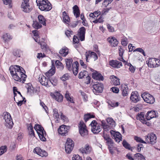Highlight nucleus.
Listing matches in <instances>:
<instances>
[{"label":"nucleus","mask_w":160,"mask_h":160,"mask_svg":"<svg viewBox=\"0 0 160 160\" xmlns=\"http://www.w3.org/2000/svg\"><path fill=\"white\" fill-rule=\"evenodd\" d=\"M72 60V59H67L66 60V65L67 69L69 71L72 70L73 74L76 75L78 73L79 64L77 61H75L72 64L71 67Z\"/></svg>","instance_id":"3"},{"label":"nucleus","mask_w":160,"mask_h":160,"mask_svg":"<svg viewBox=\"0 0 160 160\" xmlns=\"http://www.w3.org/2000/svg\"><path fill=\"white\" fill-rule=\"evenodd\" d=\"M110 65L114 68H119L122 66V63L117 60H112L109 62Z\"/></svg>","instance_id":"16"},{"label":"nucleus","mask_w":160,"mask_h":160,"mask_svg":"<svg viewBox=\"0 0 160 160\" xmlns=\"http://www.w3.org/2000/svg\"><path fill=\"white\" fill-rule=\"evenodd\" d=\"M79 132L81 136L83 137H86L88 135V131L86 128V126L83 121L80 122L78 125Z\"/></svg>","instance_id":"5"},{"label":"nucleus","mask_w":160,"mask_h":160,"mask_svg":"<svg viewBox=\"0 0 160 160\" xmlns=\"http://www.w3.org/2000/svg\"><path fill=\"white\" fill-rule=\"evenodd\" d=\"M134 139L137 142H138L143 143H146V142L145 141L142 140L141 138L138 136H134Z\"/></svg>","instance_id":"44"},{"label":"nucleus","mask_w":160,"mask_h":160,"mask_svg":"<svg viewBox=\"0 0 160 160\" xmlns=\"http://www.w3.org/2000/svg\"><path fill=\"white\" fill-rule=\"evenodd\" d=\"M150 142L152 144H154L156 142V135L153 133H150Z\"/></svg>","instance_id":"33"},{"label":"nucleus","mask_w":160,"mask_h":160,"mask_svg":"<svg viewBox=\"0 0 160 160\" xmlns=\"http://www.w3.org/2000/svg\"><path fill=\"white\" fill-rule=\"evenodd\" d=\"M4 119L5 121L7 120L8 118H10V117H11V115L8 112H6L4 113Z\"/></svg>","instance_id":"54"},{"label":"nucleus","mask_w":160,"mask_h":160,"mask_svg":"<svg viewBox=\"0 0 160 160\" xmlns=\"http://www.w3.org/2000/svg\"><path fill=\"white\" fill-rule=\"evenodd\" d=\"M91 52H92V51H89L88 52H87L85 54L86 60L87 62H89L88 61V59H89L90 58H92L91 56L90 55H91Z\"/></svg>","instance_id":"45"},{"label":"nucleus","mask_w":160,"mask_h":160,"mask_svg":"<svg viewBox=\"0 0 160 160\" xmlns=\"http://www.w3.org/2000/svg\"><path fill=\"white\" fill-rule=\"evenodd\" d=\"M38 18L40 24H42L43 25L46 26L45 19L44 17L40 15L38 16Z\"/></svg>","instance_id":"36"},{"label":"nucleus","mask_w":160,"mask_h":160,"mask_svg":"<svg viewBox=\"0 0 160 160\" xmlns=\"http://www.w3.org/2000/svg\"><path fill=\"white\" fill-rule=\"evenodd\" d=\"M85 33L86 29L84 27H82L78 29L77 35L81 41L84 40Z\"/></svg>","instance_id":"12"},{"label":"nucleus","mask_w":160,"mask_h":160,"mask_svg":"<svg viewBox=\"0 0 160 160\" xmlns=\"http://www.w3.org/2000/svg\"><path fill=\"white\" fill-rule=\"evenodd\" d=\"M68 53V50L67 48H62L59 51V53L63 57L66 56Z\"/></svg>","instance_id":"29"},{"label":"nucleus","mask_w":160,"mask_h":160,"mask_svg":"<svg viewBox=\"0 0 160 160\" xmlns=\"http://www.w3.org/2000/svg\"><path fill=\"white\" fill-rule=\"evenodd\" d=\"M122 94L123 96H127L128 94V88L127 85H123L121 86Z\"/></svg>","instance_id":"27"},{"label":"nucleus","mask_w":160,"mask_h":160,"mask_svg":"<svg viewBox=\"0 0 160 160\" xmlns=\"http://www.w3.org/2000/svg\"><path fill=\"white\" fill-rule=\"evenodd\" d=\"M130 99L132 102L136 103L140 101V97L137 91H134L132 92Z\"/></svg>","instance_id":"10"},{"label":"nucleus","mask_w":160,"mask_h":160,"mask_svg":"<svg viewBox=\"0 0 160 160\" xmlns=\"http://www.w3.org/2000/svg\"><path fill=\"white\" fill-rule=\"evenodd\" d=\"M5 122L6 123V125L7 127H8V128H12L13 125V123L11 116V117H10V118H8L5 121Z\"/></svg>","instance_id":"32"},{"label":"nucleus","mask_w":160,"mask_h":160,"mask_svg":"<svg viewBox=\"0 0 160 160\" xmlns=\"http://www.w3.org/2000/svg\"><path fill=\"white\" fill-rule=\"evenodd\" d=\"M29 131V134L30 136V138H33L35 137V133L32 124H30L28 128Z\"/></svg>","instance_id":"24"},{"label":"nucleus","mask_w":160,"mask_h":160,"mask_svg":"<svg viewBox=\"0 0 160 160\" xmlns=\"http://www.w3.org/2000/svg\"><path fill=\"white\" fill-rule=\"evenodd\" d=\"M68 127L65 125H62L58 129V133L61 135L64 136L68 132Z\"/></svg>","instance_id":"15"},{"label":"nucleus","mask_w":160,"mask_h":160,"mask_svg":"<svg viewBox=\"0 0 160 160\" xmlns=\"http://www.w3.org/2000/svg\"><path fill=\"white\" fill-rule=\"evenodd\" d=\"M65 97L68 101H69L71 102H74L73 100L70 97L68 94L66 93L65 95Z\"/></svg>","instance_id":"51"},{"label":"nucleus","mask_w":160,"mask_h":160,"mask_svg":"<svg viewBox=\"0 0 160 160\" xmlns=\"http://www.w3.org/2000/svg\"><path fill=\"white\" fill-rule=\"evenodd\" d=\"M119 51V54L120 56L122 57L124 52V50L122 47H119L118 48Z\"/></svg>","instance_id":"58"},{"label":"nucleus","mask_w":160,"mask_h":160,"mask_svg":"<svg viewBox=\"0 0 160 160\" xmlns=\"http://www.w3.org/2000/svg\"><path fill=\"white\" fill-rule=\"evenodd\" d=\"M40 82L42 85L47 86L49 84V80L47 79L46 77L43 75H42L41 77H40L38 78Z\"/></svg>","instance_id":"18"},{"label":"nucleus","mask_w":160,"mask_h":160,"mask_svg":"<svg viewBox=\"0 0 160 160\" xmlns=\"http://www.w3.org/2000/svg\"><path fill=\"white\" fill-rule=\"evenodd\" d=\"M80 92L81 93V94L82 96L83 100L84 101L86 102L87 100V97L86 95V94L84 92H82L81 91H80Z\"/></svg>","instance_id":"56"},{"label":"nucleus","mask_w":160,"mask_h":160,"mask_svg":"<svg viewBox=\"0 0 160 160\" xmlns=\"http://www.w3.org/2000/svg\"><path fill=\"white\" fill-rule=\"evenodd\" d=\"M69 75L68 73H66L61 78V79L63 81H65L69 79Z\"/></svg>","instance_id":"47"},{"label":"nucleus","mask_w":160,"mask_h":160,"mask_svg":"<svg viewBox=\"0 0 160 160\" xmlns=\"http://www.w3.org/2000/svg\"><path fill=\"white\" fill-rule=\"evenodd\" d=\"M92 77L93 79L97 80L103 81V76L100 73L96 71L92 73Z\"/></svg>","instance_id":"19"},{"label":"nucleus","mask_w":160,"mask_h":160,"mask_svg":"<svg viewBox=\"0 0 160 160\" xmlns=\"http://www.w3.org/2000/svg\"><path fill=\"white\" fill-rule=\"evenodd\" d=\"M74 144L73 141L70 138H67L65 145V150L67 153H70L73 149Z\"/></svg>","instance_id":"8"},{"label":"nucleus","mask_w":160,"mask_h":160,"mask_svg":"<svg viewBox=\"0 0 160 160\" xmlns=\"http://www.w3.org/2000/svg\"><path fill=\"white\" fill-rule=\"evenodd\" d=\"M79 40L78 38V37L76 36H74L73 39V42L74 43H79Z\"/></svg>","instance_id":"57"},{"label":"nucleus","mask_w":160,"mask_h":160,"mask_svg":"<svg viewBox=\"0 0 160 160\" xmlns=\"http://www.w3.org/2000/svg\"><path fill=\"white\" fill-rule=\"evenodd\" d=\"M144 114L143 112H141L139 113L137 116V119L138 120H139L142 122V121H144L146 119L144 118Z\"/></svg>","instance_id":"34"},{"label":"nucleus","mask_w":160,"mask_h":160,"mask_svg":"<svg viewBox=\"0 0 160 160\" xmlns=\"http://www.w3.org/2000/svg\"><path fill=\"white\" fill-rule=\"evenodd\" d=\"M53 63H52V67L46 73L45 75L47 77H50L52 76L55 73V68L53 66Z\"/></svg>","instance_id":"26"},{"label":"nucleus","mask_w":160,"mask_h":160,"mask_svg":"<svg viewBox=\"0 0 160 160\" xmlns=\"http://www.w3.org/2000/svg\"><path fill=\"white\" fill-rule=\"evenodd\" d=\"M135 157L138 160H145L144 157L141 154L138 153L135 154Z\"/></svg>","instance_id":"41"},{"label":"nucleus","mask_w":160,"mask_h":160,"mask_svg":"<svg viewBox=\"0 0 160 160\" xmlns=\"http://www.w3.org/2000/svg\"><path fill=\"white\" fill-rule=\"evenodd\" d=\"M32 25L33 28L37 29H38L42 27L41 24L36 21H33Z\"/></svg>","instance_id":"40"},{"label":"nucleus","mask_w":160,"mask_h":160,"mask_svg":"<svg viewBox=\"0 0 160 160\" xmlns=\"http://www.w3.org/2000/svg\"><path fill=\"white\" fill-rule=\"evenodd\" d=\"M157 64L156 58H149L148 63V66L149 67L151 68H156L157 66H156V65Z\"/></svg>","instance_id":"21"},{"label":"nucleus","mask_w":160,"mask_h":160,"mask_svg":"<svg viewBox=\"0 0 160 160\" xmlns=\"http://www.w3.org/2000/svg\"><path fill=\"white\" fill-rule=\"evenodd\" d=\"M53 112L54 113L53 116L56 118H59V115L58 113V110L56 108H54L53 109Z\"/></svg>","instance_id":"48"},{"label":"nucleus","mask_w":160,"mask_h":160,"mask_svg":"<svg viewBox=\"0 0 160 160\" xmlns=\"http://www.w3.org/2000/svg\"><path fill=\"white\" fill-rule=\"evenodd\" d=\"M92 150V148L89 144H86L84 148L82 149V152L87 154H89L90 153Z\"/></svg>","instance_id":"23"},{"label":"nucleus","mask_w":160,"mask_h":160,"mask_svg":"<svg viewBox=\"0 0 160 160\" xmlns=\"http://www.w3.org/2000/svg\"><path fill=\"white\" fill-rule=\"evenodd\" d=\"M39 9L42 11H48L52 8V6L48 0H36Z\"/></svg>","instance_id":"2"},{"label":"nucleus","mask_w":160,"mask_h":160,"mask_svg":"<svg viewBox=\"0 0 160 160\" xmlns=\"http://www.w3.org/2000/svg\"><path fill=\"white\" fill-rule=\"evenodd\" d=\"M108 125L109 126V130L113 128L115 126V122L113 119L111 118H108L106 119Z\"/></svg>","instance_id":"22"},{"label":"nucleus","mask_w":160,"mask_h":160,"mask_svg":"<svg viewBox=\"0 0 160 160\" xmlns=\"http://www.w3.org/2000/svg\"><path fill=\"white\" fill-rule=\"evenodd\" d=\"M62 15L63 20L64 22L67 23H69L70 21V19L69 17L65 11L62 12Z\"/></svg>","instance_id":"31"},{"label":"nucleus","mask_w":160,"mask_h":160,"mask_svg":"<svg viewBox=\"0 0 160 160\" xmlns=\"http://www.w3.org/2000/svg\"><path fill=\"white\" fill-rule=\"evenodd\" d=\"M113 138L116 142L119 143L122 140V135L119 132H116V134Z\"/></svg>","instance_id":"30"},{"label":"nucleus","mask_w":160,"mask_h":160,"mask_svg":"<svg viewBox=\"0 0 160 160\" xmlns=\"http://www.w3.org/2000/svg\"><path fill=\"white\" fill-rule=\"evenodd\" d=\"M33 152L41 157H47L48 155V153L45 151L42 150L39 147H37L34 149Z\"/></svg>","instance_id":"13"},{"label":"nucleus","mask_w":160,"mask_h":160,"mask_svg":"<svg viewBox=\"0 0 160 160\" xmlns=\"http://www.w3.org/2000/svg\"><path fill=\"white\" fill-rule=\"evenodd\" d=\"M111 78L112 79V83L115 85H118L120 84V82L119 81V79L117 78L116 77L114 76H111Z\"/></svg>","instance_id":"28"},{"label":"nucleus","mask_w":160,"mask_h":160,"mask_svg":"<svg viewBox=\"0 0 160 160\" xmlns=\"http://www.w3.org/2000/svg\"><path fill=\"white\" fill-rule=\"evenodd\" d=\"M73 12L74 15L76 18L79 17L80 15V10L77 5H75L72 8Z\"/></svg>","instance_id":"25"},{"label":"nucleus","mask_w":160,"mask_h":160,"mask_svg":"<svg viewBox=\"0 0 160 160\" xmlns=\"http://www.w3.org/2000/svg\"><path fill=\"white\" fill-rule=\"evenodd\" d=\"M107 40L112 47H115L118 44V41L114 37H109Z\"/></svg>","instance_id":"17"},{"label":"nucleus","mask_w":160,"mask_h":160,"mask_svg":"<svg viewBox=\"0 0 160 160\" xmlns=\"http://www.w3.org/2000/svg\"><path fill=\"white\" fill-rule=\"evenodd\" d=\"M51 96L58 102H61L63 101V96L58 92H55Z\"/></svg>","instance_id":"14"},{"label":"nucleus","mask_w":160,"mask_h":160,"mask_svg":"<svg viewBox=\"0 0 160 160\" xmlns=\"http://www.w3.org/2000/svg\"><path fill=\"white\" fill-rule=\"evenodd\" d=\"M156 116L155 111H151L147 112L146 115V117L147 120H149L153 118L156 117Z\"/></svg>","instance_id":"20"},{"label":"nucleus","mask_w":160,"mask_h":160,"mask_svg":"<svg viewBox=\"0 0 160 160\" xmlns=\"http://www.w3.org/2000/svg\"><path fill=\"white\" fill-rule=\"evenodd\" d=\"M112 91L115 93H118L119 92V89L116 87H113L111 88Z\"/></svg>","instance_id":"63"},{"label":"nucleus","mask_w":160,"mask_h":160,"mask_svg":"<svg viewBox=\"0 0 160 160\" xmlns=\"http://www.w3.org/2000/svg\"><path fill=\"white\" fill-rule=\"evenodd\" d=\"M127 40V39L126 38L123 39L121 42L122 45L124 46H126L128 44Z\"/></svg>","instance_id":"62"},{"label":"nucleus","mask_w":160,"mask_h":160,"mask_svg":"<svg viewBox=\"0 0 160 160\" xmlns=\"http://www.w3.org/2000/svg\"><path fill=\"white\" fill-rule=\"evenodd\" d=\"M102 126L103 127L104 130L107 131L109 130V126L108 123H107L105 120H102L101 121Z\"/></svg>","instance_id":"38"},{"label":"nucleus","mask_w":160,"mask_h":160,"mask_svg":"<svg viewBox=\"0 0 160 160\" xmlns=\"http://www.w3.org/2000/svg\"><path fill=\"white\" fill-rule=\"evenodd\" d=\"M91 55H90L91 56L92 58H93L94 61L97 59L98 57L95 52L92 51V52H91Z\"/></svg>","instance_id":"49"},{"label":"nucleus","mask_w":160,"mask_h":160,"mask_svg":"<svg viewBox=\"0 0 160 160\" xmlns=\"http://www.w3.org/2000/svg\"><path fill=\"white\" fill-rule=\"evenodd\" d=\"M84 78V82L85 83L88 84L90 83L91 78L88 75L87 76Z\"/></svg>","instance_id":"46"},{"label":"nucleus","mask_w":160,"mask_h":160,"mask_svg":"<svg viewBox=\"0 0 160 160\" xmlns=\"http://www.w3.org/2000/svg\"><path fill=\"white\" fill-rule=\"evenodd\" d=\"M92 127V131L94 134H97L101 130V126L98 125L95 120H93L91 123Z\"/></svg>","instance_id":"9"},{"label":"nucleus","mask_w":160,"mask_h":160,"mask_svg":"<svg viewBox=\"0 0 160 160\" xmlns=\"http://www.w3.org/2000/svg\"><path fill=\"white\" fill-rule=\"evenodd\" d=\"M142 97L145 102L150 104H153L155 100L153 96L147 92H144L141 95Z\"/></svg>","instance_id":"7"},{"label":"nucleus","mask_w":160,"mask_h":160,"mask_svg":"<svg viewBox=\"0 0 160 160\" xmlns=\"http://www.w3.org/2000/svg\"><path fill=\"white\" fill-rule=\"evenodd\" d=\"M111 0H104L103 2V4L105 7H107L108 5L111 3Z\"/></svg>","instance_id":"55"},{"label":"nucleus","mask_w":160,"mask_h":160,"mask_svg":"<svg viewBox=\"0 0 160 160\" xmlns=\"http://www.w3.org/2000/svg\"><path fill=\"white\" fill-rule=\"evenodd\" d=\"M13 55L17 57H20V51L18 50H16L13 52Z\"/></svg>","instance_id":"53"},{"label":"nucleus","mask_w":160,"mask_h":160,"mask_svg":"<svg viewBox=\"0 0 160 160\" xmlns=\"http://www.w3.org/2000/svg\"><path fill=\"white\" fill-rule=\"evenodd\" d=\"M93 92L96 94L97 93H101L103 91V86L101 83H97L93 86Z\"/></svg>","instance_id":"11"},{"label":"nucleus","mask_w":160,"mask_h":160,"mask_svg":"<svg viewBox=\"0 0 160 160\" xmlns=\"http://www.w3.org/2000/svg\"><path fill=\"white\" fill-rule=\"evenodd\" d=\"M9 70L15 80L24 83L27 76L24 73L25 71L22 67L18 65L12 66Z\"/></svg>","instance_id":"1"},{"label":"nucleus","mask_w":160,"mask_h":160,"mask_svg":"<svg viewBox=\"0 0 160 160\" xmlns=\"http://www.w3.org/2000/svg\"><path fill=\"white\" fill-rule=\"evenodd\" d=\"M88 75V72L84 70L83 72H80L78 78L80 79L84 78Z\"/></svg>","instance_id":"35"},{"label":"nucleus","mask_w":160,"mask_h":160,"mask_svg":"<svg viewBox=\"0 0 160 160\" xmlns=\"http://www.w3.org/2000/svg\"><path fill=\"white\" fill-rule=\"evenodd\" d=\"M107 143L108 145H110V146H112L113 144V141L112 139L111 138H110L108 140H107Z\"/></svg>","instance_id":"64"},{"label":"nucleus","mask_w":160,"mask_h":160,"mask_svg":"<svg viewBox=\"0 0 160 160\" xmlns=\"http://www.w3.org/2000/svg\"><path fill=\"white\" fill-rule=\"evenodd\" d=\"M128 65L130 66L129 70L132 72L133 73L135 70V68L133 66H132L130 63L128 64Z\"/></svg>","instance_id":"59"},{"label":"nucleus","mask_w":160,"mask_h":160,"mask_svg":"<svg viewBox=\"0 0 160 160\" xmlns=\"http://www.w3.org/2000/svg\"><path fill=\"white\" fill-rule=\"evenodd\" d=\"M60 113L61 114V118L64 122H67L68 121V118L64 115H63L62 112H60Z\"/></svg>","instance_id":"52"},{"label":"nucleus","mask_w":160,"mask_h":160,"mask_svg":"<svg viewBox=\"0 0 160 160\" xmlns=\"http://www.w3.org/2000/svg\"><path fill=\"white\" fill-rule=\"evenodd\" d=\"M7 147L6 146H2L0 147V156L6 152Z\"/></svg>","instance_id":"43"},{"label":"nucleus","mask_w":160,"mask_h":160,"mask_svg":"<svg viewBox=\"0 0 160 160\" xmlns=\"http://www.w3.org/2000/svg\"><path fill=\"white\" fill-rule=\"evenodd\" d=\"M94 116L91 115L90 114H87L84 115V120L85 122H87L89 119L92 118H94Z\"/></svg>","instance_id":"42"},{"label":"nucleus","mask_w":160,"mask_h":160,"mask_svg":"<svg viewBox=\"0 0 160 160\" xmlns=\"http://www.w3.org/2000/svg\"><path fill=\"white\" fill-rule=\"evenodd\" d=\"M34 128L37 131L40 140L43 141H46V140L45 138V136H46V132L43 127L40 125L36 124L34 127Z\"/></svg>","instance_id":"4"},{"label":"nucleus","mask_w":160,"mask_h":160,"mask_svg":"<svg viewBox=\"0 0 160 160\" xmlns=\"http://www.w3.org/2000/svg\"><path fill=\"white\" fill-rule=\"evenodd\" d=\"M110 8H107L104 9L102 10V15H105L108 12Z\"/></svg>","instance_id":"60"},{"label":"nucleus","mask_w":160,"mask_h":160,"mask_svg":"<svg viewBox=\"0 0 160 160\" xmlns=\"http://www.w3.org/2000/svg\"><path fill=\"white\" fill-rule=\"evenodd\" d=\"M122 144L123 147L127 149L131 150L132 151V149H131V147L130 144H129L125 140H124L122 142Z\"/></svg>","instance_id":"37"},{"label":"nucleus","mask_w":160,"mask_h":160,"mask_svg":"<svg viewBox=\"0 0 160 160\" xmlns=\"http://www.w3.org/2000/svg\"><path fill=\"white\" fill-rule=\"evenodd\" d=\"M73 33L72 31L67 30L65 32V34L68 37H69L71 36V35H72Z\"/></svg>","instance_id":"61"},{"label":"nucleus","mask_w":160,"mask_h":160,"mask_svg":"<svg viewBox=\"0 0 160 160\" xmlns=\"http://www.w3.org/2000/svg\"><path fill=\"white\" fill-rule=\"evenodd\" d=\"M29 0H23L21 5V8L22 10L25 13H29L32 9V7H30L29 3Z\"/></svg>","instance_id":"6"},{"label":"nucleus","mask_w":160,"mask_h":160,"mask_svg":"<svg viewBox=\"0 0 160 160\" xmlns=\"http://www.w3.org/2000/svg\"><path fill=\"white\" fill-rule=\"evenodd\" d=\"M2 38L3 40L6 42L12 39V38L10 34L8 33H6L3 35Z\"/></svg>","instance_id":"39"},{"label":"nucleus","mask_w":160,"mask_h":160,"mask_svg":"<svg viewBox=\"0 0 160 160\" xmlns=\"http://www.w3.org/2000/svg\"><path fill=\"white\" fill-rule=\"evenodd\" d=\"M72 160H82V158L78 155H74L72 158Z\"/></svg>","instance_id":"50"}]
</instances>
